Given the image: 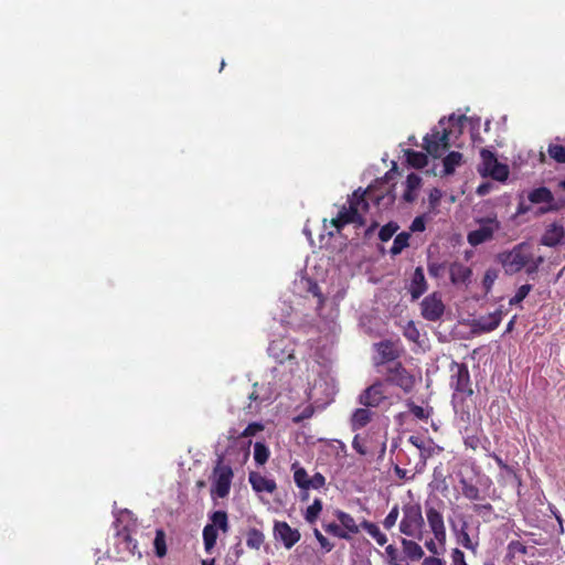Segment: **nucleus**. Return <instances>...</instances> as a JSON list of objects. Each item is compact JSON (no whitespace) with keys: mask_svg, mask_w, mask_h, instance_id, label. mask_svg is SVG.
Instances as JSON below:
<instances>
[{"mask_svg":"<svg viewBox=\"0 0 565 565\" xmlns=\"http://www.w3.org/2000/svg\"><path fill=\"white\" fill-rule=\"evenodd\" d=\"M385 182L377 180L375 184H371L367 189L359 196L358 191L355 190V227L365 226L370 223L369 228L365 234L370 235L372 231H374L379 223L374 217V213H371L370 218H366L362 215L363 212H367L370 210V201L373 202V209L377 213L380 207V202L385 199V195L390 193L388 189L380 190L379 184L383 185Z\"/></svg>","mask_w":565,"mask_h":565,"instance_id":"1","label":"nucleus"},{"mask_svg":"<svg viewBox=\"0 0 565 565\" xmlns=\"http://www.w3.org/2000/svg\"><path fill=\"white\" fill-rule=\"evenodd\" d=\"M532 254L526 243L514 246L511 250L500 253L498 260L502 265L505 274L514 275L530 264Z\"/></svg>","mask_w":565,"mask_h":565,"instance_id":"2","label":"nucleus"},{"mask_svg":"<svg viewBox=\"0 0 565 565\" xmlns=\"http://www.w3.org/2000/svg\"><path fill=\"white\" fill-rule=\"evenodd\" d=\"M403 518L399 522V531L406 536L417 540L423 539L424 518L418 503H408L403 507Z\"/></svg>","mask_w":565,"mask_h":565,"instance_id":"3","label":"nucleus"},{"mask_svg":"<svg viewBox=\"0 0 565 565\" xmlns=\"http://www.w3.org/2000/svg\"><path fill=\"white\" fill-rule=\"evenodd\" d=\"M449 135L450 131L445 127V118H443L431 132L425 136L424 149L434 158L441 157L449 148Z\"/></svg>","mask_w":565,"mask_h":565,"instance_id":"4","label":"nucleus"},{"mask_svg":"<svg viewBox=\"0 0 565 565\" xmlns=\"http://www.w3.org/2000/svg\"><path fill=\"white\" fill-rule=\"evenodd\" d=\"M478 227L470 231L467 235V241L471 246H478L482 243L489 242L493 238L494 233L501 227L500 222L495 216L482 217L477 221Z\"/></svg>","mask_w":565,"mask_h":565,"instance_id":"5","label":"nucleus"},{"mask_svg":"<svg viewBox=\"0 0 565 565\" xmlns=\"http://www.w3.org/2000/svg\"><path fill=\"white\" fill-rule=\"evenodd\" d=\"M481 163L478 171L482 175H489L497 181H505L509 175V168L498 161L493 152L482 149L480 152Z\"/></svg>","mask_w":565,"mask_h":565,"instance_id":"6","label":"nucleus"},{"mask_svg":"<svg viewBox=\"0 0 565 565\" xmlns=\"http://www.w3.org/2000/svg\"><path fill=\"white\" fill-rule=\"evenodd\" d=\"M232 479V468L228 465H223L222 460H220L213 470L211 493L221 499L227 497L231 490Z\"/></svg>","mask_w":565,"mask_h":565,"instance_id":"7","label":"nucleus"},{"mask_svg":"<svg viewBox=\"0 0 565 565\" xmlns=\"http://www.w3.org/2000/svg\"><path fill=\"white\" fill-rule=\"evenodd\" d=\"M450 385L458 393L471 396L470 375L466 364L452 362L450 365Z\"/></svg>","mask_w":565,"mask_h":565,"instance_id":"8","label":"nucleus"},{"mask_svg":"<svg viewBox=\"0 0 565 565\" xmlns=\"http://www.w3.org/2000/svg\"><path fill=\"white\" fill-rule=\"evenodd\" d=\"M422 316L429 321L439 320L445 311V305L438 292H433L425 297L420 302Z\"/></svg>","mask_w":565,"mask_h":565,"instance_id":"9","label":"nucleus"},{"mask_svg":"<svg viewBox=\"0 0 565 565\" xmlns=\"http://www.w3.org/2000/svg\"><path fill=\"white\" fill-rule=\"evenodd\" d=\"M377 353V363L393 362L399 358L403 349L399 341L385 340L374 344Z\"/></svg>","mask_w":565,"mask_h":565,"instance_id":"10","label":"nucleus"},{"mask_svg":"<svg viewBox=\"0 0 565 565\" xmlns=\"http://www.w3.org/2000/svg\"><path fill=\"white\" fill-rule=\"evenodd\" d=\"M426 518L435 540L439 544L445 545L447 534L443 514L434 507H428L426 509Z\"/></svg>","mask_w":565,"mask_h":565,"instance_id":"11","label":"nucleus"},{"mask_svg":"<svg viewBox=\"0 0 565 565\" xmlns=\"http://www.w3.org/2000/svg\"><path fill=\"white\" fill-rule=\"evenodd\" d=\"M503 318L502 309L480 316L472 320L471 328L475 332H491L498 328Z\"/></svg>","mask_w":565,"mask_h":565,"instance_id":"12","label":"nucleus"},{"mask_svg":"<svg viewBox=\"0 0 565 565\" xmlns=\"http://www.w3.org/2000/svg\"><path fill=\"white\" fill-rule=\"evenodd\" d=\"M348 207L344 211L339 212L337 217L331 218L330 226L332 231L328 232L329 239H337L340 237L341 228L353 222V199L348 196Z\"/></svg>","mask_w":565,"mask_h":565,"instance_id":"13","label":"nucleus"},{"mask_svg":"<svg viewBox=\"0 0 565 565\" xmlns=\"http://www.w3.org/2000/svg\"><path fill=\"white\" fill-rule=\"evenodd\" d=\"M274 536L281 541L286 548H291L300 540V532L287 522L280 521L274 525Z\"/></svg>","mask_w":565,"mask_h":565,"instance_id":"14","label":"nucleus"},{"mask_svg":"<svg viewBox=\"0 0 565 565\" xmlns=\"http://www.w3.org/2000/svg\"><path fill=\"white\" fill-rule=\"evenodd\" d=\"M387 380L406 392L414 385L413 376L399 363L394 364L387 370Z\"/></svg>","mask_w":565,"mask_h":565,"instance_id":"15","label":"nucleus"},{"mask_svg":"<svg viewBox=\"0 0 565 565\" xmlns=\"http://www.w3.org/2000/svg\"><path fill=\"white\" fill-rule=\"evenodd\" d=\"M472 270L461 263H452L449 266V277L455 286L467 287L471 281Z\"/></svg>","mask_w":565,"mask_h":565,"instance_id":"16","label":"nucleus"},{"mask_svg":"<svg viewBox=\"0 0 565 565\" xmlns=\"http://www.w3.org/2000/svg\"><path fill=\"white\" fill-rule=\"evenodd\" d=\"M384 398L385 394L383 385L381 383H375L366 388L365 392L360 396V403L365 406L376 407Z\"/></svg>","mask_w":565,"mask_h":565,"instance_id":"17","label":"nucleus"},{"mask_svg":"<svg viewBox=\"0 0 565 565\" xmlns=\"http://www.w3.org/2000/svg\"><path fill=\"white\" fill-rule=\"evenodd\" d=\"M565 230L562 224L553 223L547 226L545 233L541 238V243L548 247L558 245L564 238Z\"/></svg>","mask_w":565,"mask_h":565,"instance_id":"18","label":"nucleus"},{"mask_svg":"<svg viewBox=\"0 0 565 565\" xmlns=\"http://www.w3.org/2000/svg\"><path fill=\"white\" fill-rule=\"evenodd\" d=\"M249 483L256 492L273 493L277 486L273 479H268L258 472H250L248 476Z\"/></svg>","mask_w":565,"mask_h":565,"instance_id":"19","label":"nucleus"},{"mask_svg":"<svg viewBox=\"0 0 565 565\" xmlns=\"http://www.w3.org/2000/svg\"><path fill=\"white\" fill-rule=\"evenodd\" d=\"M427 290V281L425 279L424 270L417 267L413 274L409 292L413 300H417Z\"/></svg>","mask_w":565,"mask_h":565,"instance_id":"20","label":"nucleus"},{"mask_svg":"<svg viewBox=\"0 0 565 565\" xmlns=\"http://www.w3.org/2000/svg\"><path fill=\"white\" fill-rule=\"evenodd\" d=\"M422 179L416 173H411L406 179V189L403 199L406 202H414L416 200V192L420 188Z\"/></svg>","mask_w":565,"mask_h":565,"instance_id":"21","label":"nucleus"},{"mask_svg":"<svg viewBox=\"0 0 565 565\" xmlns=\"http://www.w3.org/2000/svg\"><path fill=\"white\" fill-rule=\"evenodd\" d=\"M404 554L413 561H418L424 556V551L415 541L402 539Z\"/></svg>","mask_w":565,"mask_h":565,"instance_id":"22","label":"nucleus"},{"mask_svg":"<svg viewBox=\"0 0 565 565\" xmlns=\"http://www.w3.org/2000/svg\"><path fill=\"white\" fill-rule=\"evenodd\" d=\"M210 520L212 523L209 525H214L215 529L221 530L223 533H227L230 531V523L227 513L223 510L214 511L210 515Z\"/></svg>","mask_w":565,"mask_h":565,"instance_id":"23","label":"nucleus"},{"mask_svg":"<svg viewBox=\"0 0 565 565\" xmlns=\"http://www.w3.org/2000/svg\"><path fill=\"white\" fill-rule=\"evenodd\" d=\"M462 161V154L457 151H452L449 154H447L444 160V173L449 175L455 172V169L461 164Z\"/></svg>","mask_w":565,"mask_h":565,"instance_id":"24","label":"nucleus"},{"mask_svg":"<svg viewBox=\"0 0 565 565\" xmlns=\"http://www.w3.org/2000/svg\"><path fill=\"white\" fill-rule=\"evenodd\" d=\"M284 343L282 340L280 341H273L268 348L270 355H273L276 360H278L280 363L294 359L292 351H285L281 349V344Z\"/></svg>","mask_w":565,"mask_h":565,"instance_id":"25","label":"nucleus"},{"mask_svg":"<svg viewBox=\"0 0 565 565\" xmlns=\"http://www.w3.org/2000/svg\"><path fill=\"white\" fill-rule=\"evenodd\" d=\"M217 540V530L214 525H205L203 529V543L206 552H211Z\"/></svg>","mask_w":565,"mask_h":565,"instance_id":"26","label":"nucleus"},{"mask_svg":"<svg viewBox=\"0 0 565 565\" xmlns=\"http://www.w3.org/2000/svg\"><path fill=\"white\" fill-rule=\"evenodd\" d=\"M270 451L264 443L256 441L254 444V460L258 466L265 465L268 461Z\"/></svg>","mask_w":565,"mask_h":565,"instance_id":"27","label":"nucleus"},{"mask_svg":"<svg viewBox=\"0 0 565 565\" xmlns=\"http://www.w3.org/2000/svg\"><path fill=\"white\" fill-rule=\"evenodd\" d=\"M265 541V536L262 531L257 529L248 530L246 534V545L253 550H259Z\"/></svg>","mask_w":565,"mask_h":565,"instance_id":"28","label":"nucleus"},{"mask_svg":"<svg viewBox=\"0 0 565 565\" xmlns=\"http://www.w3.org/2000/svg\"><path fill=\"white\" fill-rule=\"evenodd\" d=\"M361 527L367 532L380 545H384L387 541L385 534L381 532L379 526L371 522H362Z\"/></svg>","mask_w":565,"mask_h":565,"instance_id":"29","label":"nucleus"},{"mask_svg":"<svg viewBox=\"0 0 565 565\" xmlns=\"http://www.w3.org/2000/svg\"><path fill=\"white\" fill-rule=\"evenodd\" d=\"M411 234L407 232H402L398 235H396L393 245L391 247V254L393 256H396L402 253L404 248L408 246Z\"/></svg>","mask_w":565,"mask_h":565,"instance_id":"30","label":"nucleus"},{"mask_svg":"<svg viewBox=\"0 0 565 565\" xmlns=\"http://www.w3.org/2000/svg\"><path fill=\"white\" fill-rule=\"evenodd\" d=\"M295 469L294 471V480L298 488L302 490L309 489V475L307 473L306 469L302 467H296V465L292 466Z\"/></svg>","mask_w":565,"mask_h":565,"instance_id":"31","label":"nucleus"},{"mask_svg":"<svg viewBox=\"0 0 565 565\" xmlns=\"http://www.w3.org/2000/svg\"><path fill=\"white\" fill-rule=\"evenodd\" d=\"M529 200L532 203H544V202H551L553 200V195L551 191L546 188H539L533 190L529 194Z\"/></svg>","mask_w":565,"mask_h":565,"instance_id":"32","label":"nucleus"},{"mask_svg":"<svg viewBox=\"0 0 565 565\" xmlns=\"http://www.w3.org/2000/svg\"><path fill=\"white\" fill-rule=\"evenodd\" d=\"M153 545L158 557H163L167 554L166 533L162 529L156 531Z\"/></svg>","mask_w":565,"mask_h":565,"instance_id":"33","label":"nucleus"},{"mask_svg":"<svg viewBox=\"0 0 565 565\" xmlns=\"http://www.w3.org/2000/svg\"><path fill=\"white\" fill-rule=\"evenodd\" d=\"M406 154H407V160H408L409 164L415 168H423L428 162L427 156L423 152L408 150L406 152Z\"/></svg>","mask_w":565,"mask_h":565,"instance_id":"34","label":"nucleus"},{"mask_svg":"<svg viewBox=\"0 0 565 565\" xmlns=\"http://www.w3.org/2000/svg\"><path fill=\"white\" fill-rule=\"evenodd\" d=\"M308 289L307 291L312 295L313 298H316V309L319 310L324 303V297L322 295V291L317 282L312 280H308Z\"/></svg>","mask_w":565,"mask_h":565,"instance_id":"35","label":"nucleus"},{"mask_svg":"<svg viewBox=\"0 0 565 565\" xmlns=\"http://www.w3.org/2000/svg\"><path fill=\"white\" fill-rule=\"evenodd\" d=\"M460 484H461L462 494L467 499H469V500H479L480 499V491L476 486H473L472 483H469L466 479H461Z\"/></svg>","mask_w":565,"mask_h":565,"instance_id":"36","label":"nucleus"},{"mask_svg":"<svg viewBox=\"0 0 565 565\" xmlns=\"http://www.w3.org/2000/svg\"><path fill=\"white\" fill-rule=\"evenodd\" d=\"M322 510V502L319 499H316L311 505L307 508L306 511V520L310 523L315 522Z\"/></svg>","mask_w":565,"mask_h":565,"instance_id":"37","label":"nucleus"},{"mask_svg":"<svg viewBox=\"0 0 565 565\" xmlns=\"http://www.w3.org/2000/svg\"><path fill=\"white\" fill-rule=\"evenodd\" d=\"M547 152L556 162L565 163V146L550 145Z\"/></svg>","mask_w":565,"mask_h":565,"instance_id":"38","label":"nucleus"},{"mask_svg":"<svg viewBox=\"0 0 565 565\" xmlns=\"http://www.w3.org/2000/svg\"><path fill=\"white\" fill-rule=\"evenodd\" d=\"M408 441L414 447H416L417 449L420 450L422 457L426 458V457H429L431 455V447L430 446L426 447V443L420 437L411 436Z\"/></svg>","mask_w":565,"mask_h":565,"instance_id":"39","label":"nucleus"},{"mask_svg":"<svg viewBox=\"0 0 565 565\" xmlns=\"http://www.w3.org/2000/svg\"><path fill=\"white\" fill-rule=\"evenodd\" d=\"M397 230H398V225L396 223H388L380 230L379 237L381 241L387 242L388 239H391L393 237V235L397 232Z\"/></svg>","mask_w":565,"mask_h":565,"instance_id":"40","label":"nucleus"},{"mask_svg":"<svg viewBox=\"0 0 565 565\" xmlns=\"http://www.w3.org/2000/svg\"><path fill=\"white\" fill-rule=\"evenodd\" d=\"M264 425L258 422H253L247 425V427L239 434L241 438H247L255 436L257 433H260L264 430Z\"/></svg>","mask_w":565,"mask_h":565,"instance_id":"41","label":"nucleus"},{"mask_svg":"<svg viewBox=\"0 0 565 565\" xmlns=\"http://www.w3.org/2000/svg\"><path fill=\"white\" fill-rule=\"evenodd\" d=\"M458 541L459 543L468 548V550H471V551H475L476 550V545L472 543L468 532H467V524L463 523L461 530H460V533H459V536H458Z\"/></svg>","mask_w":565,"mask_h":565,"instance_id":"42","label":"nucleus"},{"mask_svg":"<svg viewBox=\"0 0 565 565\" xmlns=\"http://www.w3.org/2000/svg\"><path fill=\"white\" fill-rule=\"evenodd\" d=\"M531 289H532V286H531V285H529V284L522 285V286L518 289V291H516L515 296H514V297H512V298L510 299L509 303H510L511 306H514V305L520 303V302H521V301H522V300H523V299L529 295V292L531 291Z\"/></svg>","mask_w":565,"mask_h":565,"instance_id":"43","label":"nucleus"},{"mask_svg":"<svg viewBox=\"0 0 565 565\" xmlns=\"http://www.w3.org/2000/svg\"><path fill=\"white\" fill-rule=\"evenodd\" d=\"M497 278H498V270L497 269L489 268V269L486 270L484 276H483V280H482V285H483V287H484L487 292L492 288V286H493V284H494Z\"/></svg>","mask_w":565,"mask_h":565,"instance_id":"44","label":"nucleus"},{"mask_svg":"<svg viewBox=\"0 0 565 565\" xmlns=\"http://www.w3.org/2000/svg\"><path fill=\"white\" fill-rule=\"evenodd\" d=\"M399 516V510L397 505H394L390 513L386 515V518L383 521V525L386 530H391L395 524Z\"/></svg>","mask_w":565,"mask_h":565,"instance_id":"45","label":"nucleus"},{"mask_svg":"<svg viewBox=\"0 0 565 565\" xmlns=\"http://www.w3.org/2000/svg\"><path fill=\"white\" fill-rule=\"evenodd\" d=\"M372 413L369 409H356L355 411V426H364L371 419Z\"/></svg>","mask_w":565,"mask_h":565,"instance_id":"46","label":"nucleus"},{"mask_svg":"<svg viewBox=\"0 0 565 565\" xmlns=\"http://www.w3.org/2000/svg\"><path fill=\"white\" fill-rule=\"evenodd\" d=\"M324 477L321 473L317 472L309 479V489H319L324 486Z\"/></svg>","mask_w":565,"mask_h":565,"instance_id":"47","label":"nucleus"},{"mask_svg":"<svg viewBox=\"0 0 565 565\" xmlns=\"http://www.w3.org/2000/svg\"><path fill=\"white\" fill-rule=\"evenodd\" d=\"M452 565H468L465 559V554L459 548L452 550L451 553Z\"/></svg>","mask_w":565,"mask_h":565,"instance_id":"48","label":"nucleus"},{"mask_svg":"<svg viewBox=\"0 0 565 565\" xmlns=\"http://www.w3.org/2000/svg\"><path fill=\"white\" fill-rule=\"evenodd\" d=\"M405 337L412 341H416L419 337V332L418 330L416 329V327L414 326L413 322H408L406 329H405V332H404Z\"/></svg>","mask_w":565,"mask_h":565,"instance_id":"49","label":"nucleus"},{"mask_svg":"<svg viewBox=\"0 0 565 565\" xmlns=\"http://www.w3.org/2000/svg\"><path fill=\"white\" fill-rule=\"evenodd\" d=\"M411 232H423L425 230V221L422 216H417L413 220L411 226Z\"/></svg>","mask_w":565,"mask_h":565,"instance_id":"50","label":"nucleus"},{"mask_svg":"<svg viewBox=\"0 0 565 565\" xmlns=\"http://www.w3.org/2000/svg\"><path fill=\"white\" fill-rule=\"evenodd\" d=\"M445 266L438 263H430L428 265V273L433 277H439L444 270Z\"/></svg>","mask_w":565,"mask_h":565,"instance_id":"51","label":"nucleus"},{"mask_svg":"<svg viewBox=\"0 0 565 565\" xmlns=\"http://www.w3.org/2000/svg\"><path fill=\"white\" fill-rule=\"evenodd\" d=\"M312 414H313V408H312V406H307V407L301 412V414H300V415H298V416H296V417L294 418V422H295V423H300V422H302L303 419H308V418H310V417L312 416Z\"/></svg>","mask_w":565,"mask_h":565,"instance_id":"52","label":"nucleus"},{"mask_svg":"<svg viewBox=\"0 0 565 565\" xmlns=\"http://www.w3.org/2000/svg\"><path fill=\"white\" fill-rule=\"evenodd\" d=\"M411 413L419 419H425L428 417L427 412L422 406L418 405H413L411 407Z\"/></svg>","mask_w":565,"mask_h":565,"instance_id":"53","label":"nucleus"},{"mask_svg":"<svg viewBox=\"0 0 565 565\" xmlns=\"http://www.w3.org/2000/svg\"><path fill=\"white\" fill-rule=\"evenodd\" d=\"M256 387H257V383L254 384L253 392H250L248 394V399L250 401V403L247 406L248 412H252V409H253V402H259L260 401V397H259V395L256 392Z\"/></svg>","mask_w":565,"mask_h":565,"instance_id":"54","label":"nucleus"},{"mask_svg":"<svg viewBox=\"0 0 565 565\" xmlns=\"http://www.w3.org/2000/svg\"><path fill=\"white\" fill-rule=\"evenodd\" d=\"M126 547L131 552V554L136 553L137 550V542L132 540V537L129 534H126L124 536Z\"/></svg>","mask_w":565,"mask_h":565,"instance_id":"55","label":"nucleus"},{"mask_svg":"<svg viewBox=\"0 0 565 565\" xmlns=\"http://www.w3.org/2000/svg\"><path fill=\"white\" fill-rule=\"evenodd\" d=\"M316 536L323 548H326L327 551H330L332 548L328 540L319 531H316Z\"/></svg>","mask_w":565,"mask_h":565,"instance_id":"56","label":"nucleus"},{"mask_svg":"<svg viewBox=\"0 0 565 565\" xmlns=\"http://www.w3.org/2000/svg\"><path fill=\"white\" fill-rule=\"evenodd\" d=\"M423 565H446L445 562L438 557H426Z\"/></svg>","mask_w":565,"mask_h":565,"instance_id":"57","label":"nucleus"},{"mask_svg":"<svg viewBox=\"0 0 565 565\" xmlns=\"http://www.w3.org/2000/svg\"><path fill=\"white\" fill-rule=\"evenodd\" d=\"M425 546L427 547V550L434 554V555H437L439 554V551H438V547H437V544L435 543L434 540H429L425 543Z\"/></svg>","mask_w":565,"mask_h":565,"instance_id":"58","label":"nucleus"},{"mask_svg":"<svg viewBox=\"0 0 565 565\" xmlns=\"http://www.w3.org/2000/svg\"><path fill=\"white\" fill-rule=\"evenodd\" d=\"M526 266H527V267H526V271H527L529 274H533V273H535V271L537 270V268H539L537 264H534V262H533V259H532V258H531L530 264H527Z\"/></svg>","mask_w":565,"mask_h":565,"instance_id":"59","label":"nucleus"},{"mask_svg":"<svg viewBox=\"0 0 565 565\" xmlns=\"http://www.w3.org/2000/svg\"><path fill=\"white\" fill-rule=\"evenodd\" d=\"M493 459L495 460V462L498 463V466L502 469H509L508 465L497 455H493L492 456Z\"/></svg>","mask_w":565,"mask_h":565,"instance_id":"60","label":"nucleus"},{"mask_svg":"<svg viewBox=\"0 0 565 565\" xmlns=\"http://www.w3.org/2000/svg\"><path fill=\"white\" fill-rule=\"evenodd\" d=\"M338 530H339V525H337V524H329V525L326 527V531H327V532H332V533H335Z\"/></svg>","mask_w":565,"mask_h":565,"instance_id":"61","label":"nucleus"},{"mask_svg":"<svg viewBox=\"0 0 565 565\" xmlns=\"http://www.w3.org/2000/svg\"><path fill=\"white\" fill-rule=\"evenodd\" d=\"M477 193L480 195H484L488 193V186L487 185H480L477 190Z\"/></svg>","mask_w":565,"mask_h":565,"instance_id":"62","label":"nucleus"},{"mask_svg":"<svg viewBox=\"0 0 565 565\" xmlns=\"http://www.w3.org/2000/svg\"><path fill=\"white\" fill-rule=\"evenodd\" d=\"M514 321H515V317H513V319L508 323L507 332H510L513 329Z\"/></svg>","mask_w":565,"mask_h":565,"instance_id":"63","label":"nucleus"},{"mask_svg":"<svg viewBox=\"0 0 565 565\" xmlns=\"http://www.w3.org/2000/svg\"><path fill=\"white\" fill-rule=\"evenodd\" d=\"M355 450L359 451L361 455H366V450L363 449L360 445L355 443Z\"/></svg>","mask_w":565,"mask_h":565,"instance_id":"64","label":"nucleus"}]
</instances>
